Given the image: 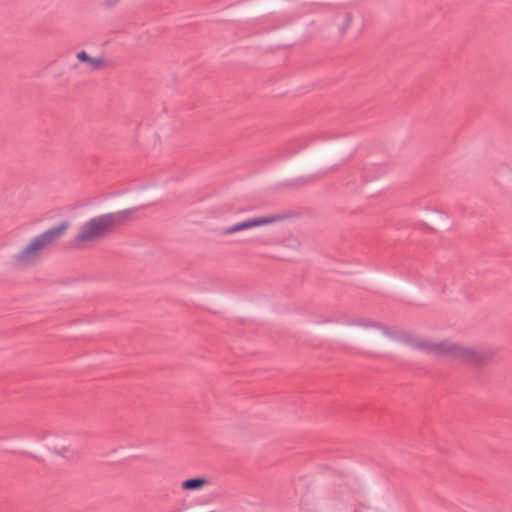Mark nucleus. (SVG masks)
<instances>
[{"instance_id": "obj_1", "label": "nucleus", "mask_w": 512, "mask_h": 512, "mask_svg": "<svg viewBox=\"0 0 512 512\" xmlns=\"http://www.w3.org/2000/svg\"><path fill=\"white\" fill-rule=\"evenodd\" d=\"M407 342L426 354L457 360L476 367L494 364L498 360L497 352L489 347L465 346L449 340L434 342L422 338H409Z\"/></svg>"}, {"instance_id": "obj_2", "label": "nucleus", "mask_w": 512, "mask_h": 512, "mask_svg": "<svg viewBox=\"0 0 512 512\" xmlns=\"http://www.w3.org/2000/svg\"><path fill=\"white\" fill-rule=\"evenodd\" d=\"M132 213V209H127L91 218L80 227L78 234L73 239V245L79 248L86 243L105 238L117 226L124 224Z\"/></svg>"}, {"instance_id": "obj_3", "label": "nucleus", "mask_w": 512, "mask_h": 512, "mask_svg": "<svg viewBox=\"0 0 512 512\" xmlns=\"http://www.w3.org/2000/svg\"><path fill=\"white\" fill-rule=\"evenodd\" d=\"M69 227L67 221L45 230L35 236L25 247L12 256V264L17 268L33 266L42 256L44 250L58 241Z\"/></svg>"}, {"instance_id": "obj_4", "label": "nucleus", "mask_w": 512, "mask_h": 512, "mask_svg": "<svg viewBox=\"0 0 512 512\" xmlns=\"http://www.w3.org/2000/svg\"><path fill=\"white\" fill-rule=\"evenodd\" d=\"M279 217H257L236 223L224 230V234H233L243 230L251 229L254 227L271 224L277 221Z\"/></svg>"}, {"instance_id": "obj_5", "label": "nucleus", "mask_w": 512, "mask_h": 512, "mask_svg": "<svg viewBox=\"0 0 512 512\" xmlns=\"http://www.w3.org/2000/svg\"><path fill=\"white\" fill-rule=\"evenodd\" d=\"M76 58L83 63H87L91 71L102 70L109 66V62L104 58L90 57L85 51L76 54Z\"/></svg>"}, {"instance_id": "obj_6", "label": "nucleus", "mask_w": 512, "mask_h": 512, "mask_svg": "<svg viewBox=\"0 0 512 512\" xmlns=\"http://www.w3.org/2000/svg\"><path fill=\"white\" fill-rule=\"evenodd\" d=\"M208 484H209V481L207 478L196 477V478L184 480L181 483V488L183 490H199Z\"/></svg>"}, {"instance_id": "obj_7", "label": "nucleus", "mask_w": 512, "mask_h": 512, "mask_svg": "<svg viewBox=\"0 0 512 512\" xmlns=\"http://www.w3.org/2000/svg\"><path fill=\"white\" fill-rule=\"evenodd\" d=\"M351 22H352V16L350 14H346L343 31H345L349 28Z\"/></svg>"}, {"instance_id": "obj_8", "label": "nucleus", "mask_w": 512, "mask_h": 512, "mask_svg": "<svg viewBox=\"0 0 512 512\" xmlns=\"http://www.w3.org/2000/svg\"><path fill=\"white\" fill-rule=\"evenodd\" d=\"M119 1L120 0H105L104 6L107 8H111V7L115 6Z\"/></svg>"}]
</instances>
